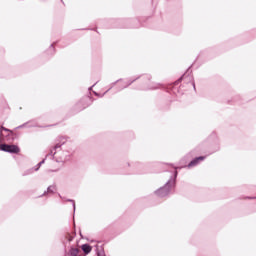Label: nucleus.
Here are the masks:
<instances>
[{
	"label": "nucleus",
	"instance_id": "obj_1",
	"mask_svg": "<svg viewBox=\"0 0 256 256\" xmlns=\"http://www.w3.org/2000/svg\"><path fill=\"white\" fill-rule=\"evenodd\" d=\"M61 149V144H56L54 147V151L51 150V155L56 159L57 163H65L71 159L72 152L71 150H58Z\"/></svg>",
	"mask_w": 256,
	"mask_h": 256
},
{
	"label": "nucleus",
	"instance_id": "obj_2",
	"mask_svg": "<svg viewBox=\"0 0 256 256\" xmlns=\"http://www.w3.org/2000/svg\"><path fill=\"white\" fill-rule=\"evenodd\" d=\"M173 187H175V178H170L164 187L158 189L155 194L157 197H167L173 191Z\"/></svg>",
	"mask_w": 256,
	"mask_h": 256
},
{
	"label": "nucleus",
	"instance_id": "obj_3",
	"mask_svg": "<svg viewBox=\"0 0 256 256\" xmlns=\"http://www.w3.org/2000/svg\"><path fill=\"white\" fill-rule=\"evenodd\" d=\"M1 151H5V153H19L20 149L17 145H9V144H1Z\"/></svg>",
	"mask_w": 256,
	"mask_h": 256
},
{
	"label": "nucleus",
	"instance_id": "obj_4",
	"mask_svg": "<svg viewBox=\"0 0 256 256\" xmlns=\"http://www.w3.org/2000/svg\"><path fill=\"white\" fill-rule=\"evenodd\" d=\"M199 161H205V157L200 156V157L195 158L188 164V168L191 169V167H195V166L199 165Z\"/></svg>",
	"mask_w": 256,
	"mask_h": 256
},
{
	"label": "nucleus",
	"instance_id": "obj_5",
	"mask_svg": "<svg viewBox=\"0 0 256 256\" xmlns=\"http://www.w3.org/2000/svg\"><path fill=\"white\" fill-rule=\"evenodd\" d=\"M81 249L82 251L86 254V255H89V253H91L92 251V248H91V245L89 244H84L81 246Z\"/></svg>",
	"mask_w": 256,
	"mask_h": 256
},
{
	"label": "nucleus",
	"instance_id": "obj_6",
	"mask_svg": "<svg viewBox=\"0 0 256 256\" xmlns=\"http://www.w3.org/2000/svg\"><path fill=\"white\" fill-rule=\"evenodd\" d=\"M57 188L55 186H49L47 189V193H55Z\"/></svg>",
	"mask_w": 256,
	"mask_h": 256
},
{
	"label": "nucleus",
	"instance_id": "obj_7",
	"mask_svg": "<svg viewBox=\"0 0 256 256\" xmlns=\"http://www.w3.org/2000/svg\"><path fill=\"white\" fill-rule=\"evenodd\" d=\"M133 81H135V80H132V81H130V82H124L123 83V87H122V89H125L126 87H129V85H131V83H133Z\"/></svg>",
	"mask_w": 256,
	"mask_h": 256
},
{
	"label": "nucleus",
	"instance_id": "obj_8",
	"mask_svg": "<svg viewBox=\"0 0 256 256\" xmlns=\"http://www.w3.org/2000/svg\"><path fill=\"white\" fill-rule=\"evenodd\" d=\"M3 131H11V130L1 126V128H0V137L3 135Z\"/></svg>",
	"mask_w": 256,
	"mask_h": 256
},
{
	"label": "nucleus",
	"instance_id": "obj_9",
	"mask_svg": "<svg viewBox=\"0 0 256 256\" xmlns=\"http://www.w3.org/2000/svg\"><path fill=\"white\" fill-rule=\"evenodd\" d=\"M43 163H45V160H42L40 163L37 164L35 171H39L41 165H43Z\"/></svg>",
	"mask_w": 256,
	"mask_h": 256
},
{
	"label": "nucleus",
	"instance_id": "obj_10",
	"mask_svg": "<svg viewBox=\"0 0 256 256\" xmlns=\"http://www.w3.org/2000/svg\"><path fill=\"white\" fill-rule=\"evenodd\" d=\"M23 127H27V124H22V125L18 126V129H23Z\"/></svg>",
	"mask_w": 256,
	"mask_h": 256
},
{
	"label": "nucleus",
	"instance_id": "obj_11",
	"mask_svg": "<svg viewBox=\"0 0 256 256\" xmlns=\"http://www.w3.org/2000/svg\"><path fill=\"white\" fill-rule=\"evenodd\" d=\"M68 201H70V202L72 203L73 209H74V211H75V201H74V200H68Z\"/></svg>",
	"mask_w": 256,
	"mask_h": 256
},
{
	"label": "nucleus",
	"instance_id": "obj_12",
	"mask_svg": "<svg viewBox=\"0 0 256 256\" xmlns=\"http://www.w3.org/2000/svg\"><path fill=\"white\" fill-rule=\"evenodd\" d=\"M192 86H193V88L195 89V82H192Z\"/></svg>",
	"mask_w": 256,
	"mask_h": 256
},
{
	"label": "nucleus",
	"instance_id": "obj_13",
	"mask_svg": "<svg viewBox=\"0 0 256 256\" xmlns=\"http://www.w3.org/2000/svg\"><path fill=\"white\" fill-rule=\"evenodd\" d=\"M98 256H105V255H103V254H101V253H98Z\"/></svg>",
	"mask_w": 256,
	"mask_h": 256
},
{
	"label": "nucleus",
	"instance_id": "obj_14",
	"mask_svg": "<svg viewBox=\"0 0 256 256\" xmlns=\"http://www.w3.org/2000/svg\"><path fill=\"white\" fill-rule=\"evenodd\" d=\"M94 94L99 97V95L97 94V92H94Z\"/></svg>",
	"mask_w": 256,
	"mask_h": 256
},
{
	"label": "nucleus",
	"instance_id": "obj_15",
	"mask_svg": "<svg viewBox=\"0 0 256 256\" xmlns=\"http://www.w3.org/2000/svg\"><path fill=\"white\" fill-rule=\"evenodd\" d=\"M182 79H185V75H184V76H182Z\"/></svg>",
	"mask_w": 256,
	"mask_h": 256
},
{
	"label": "nucleus",
	"instance_id": "obj_16",
	"mask_svg": "<svg viewBox=\"0 0 256 256\" xmlns=\"http://www.w3.org/2000/svg\"><path fill=\"white\" fill-rule=\"evenodd\" d=\"M175 177H177V172H175Z\"/></svg>",
	"mask_w": 256,
	"mask_h": 256
}]
</instances>
